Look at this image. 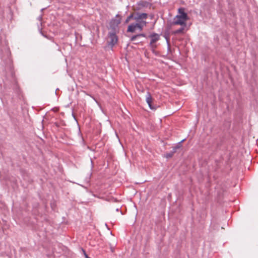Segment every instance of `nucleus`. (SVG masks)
I'll return each mask as SVG.
<instances>
[{"label":"nucleus","instance_id":"nucleus-1","mask_svg":"<svg viewBox=\"0 0 258 258\" xmlns=\"http://www.w3.org/2000/svg\"><path fill=\"white\" fill-rule=\"evenodd\" d=\"M11 53L9 48L2 50L1 52V64L5 67V69L12 71L13 69L12 59L11 57Z\"/></svg>","mask_w":258,"mask_h":258},{"label":"nucleus","instance_id":"nucleus-2","mask_svg":"<svg viewBox=\"0 0 258 258\" xmlns=\"http://www.w3.org/2000/svg\"><path fill=\"white\" fill-rule=\"evenodd\" d=\"M178 14L174 18L172 24L186 26V21L188 19L187 13L184 12L183 8H179Z\"/></svg>","mask_w":258,"mask_h":258},{"label":"nucleus","instance_id":"nucleus-3","mask_svg":"<svg viewBox=\"0 0 258 258\" xmlns=\"http://www.w3.org/2000/svg\"><path fill=\"white\" fill-rule=\"evenodd\" d=\"M121 21V16L117 14L114 18H113L109 22L107 28L110 30L109 32L117 33L119 30L118 25Z\"/></svg>","mask_w":258,"mask_h":258},{"label":"nucleus","instance_id":"nucleus-4","mask_svg":"<svg viewBox=\"0 0 258 258\" xmlns=\"http://www.w3.org/2000/svg\"><path fill=\"white\" fill-rule=\"evenodd\" d=\"M148 17V14L147 13H137L136 15L133 14H130V19H133L136 21V23H141L143 25V28L146 26L147 22L145 20Z\"/></svg>","mask_w":258,"mask_h":258},{"label":"nucleus","instance_id":"nucleus-5","mask_svg":"<svg viewBox=\"0 0 258 258\" xmlns=\"http://www.w3.org/2000/svg\"><path fill=\"white\" fill-rule=\"evenodd\" d=\"M149 37L151 38L150 42V47L153 49H155L156 48V45H155V43L160 39V35L154 32L151 33L149 36Z\"/></svg>","mask_w":258,"mask_h":258},{"label":"nucleus","instance_id":"nucleus-6","mask_svg":"<svg viewBox=\"0 0 258 258\" xmlns=\"http://www.w3.org/2000/svg\"><path fill=\"white\" fill-rule=\"evenodd\" d=\"M150 6V4L147 2L144 1H141L138 2L136 5H133L132 6L134 10H142L143 9L145 8H148Z\"/></svg>","mask_w":258,"mask_h":258},{"label":"nucleus","instance_id":"nucleus-7","mask_svg":"<svg viewBox=\"0 0 258 258\" xmlns=\"http://www.w3.org/2000/svg\"><path fill=\"white\" fill-rule=\"evenodd\" d=\"M116 32H109L108 36L110 41L108 42V45L112 47L118 41V37L116 35Z\"/></svg>","mask_w":258,"mask_h":258},{"label":"nucleus","instance_id":"nucleus-8","mask_svg":"<svg viewBox=\"0 0 258 258\" xmlns=\"http://www.w3.org/2000/svg\"><path fill=\"white\" fill-rule=\"evenodd\" d=\"M20 173L24 180L28 183H31L32 182L33 180L30 178L29 173L26 170L21 169L20 170Z\"/></svg>","mask_w":258,"mask_h":258},{"label":"nucleus","instance_id":"nucleus-9","mask_svg":"<svg viewBox=\"0 0 258 258\" xmlns=\"http://www.w3.org/2000/svg\"><path fill=\"white\" fill-rule=\"evenodd\" d=\"M143 29V25L141 23H133L130 24V32H134L136 31H141Z\"/></svg>","mask_w":258,"mask_h":258},{"label":"nucleus","instance_id":"nucleus-10","mask_svg":"<svg viewBox=\"0 0 258 258\" xmlns=\"http://www.w3.org/2000/svg\"><path fill=\"white\" fill-rule=\"evenodd\" d=\"M13 89L14 90V93L17 95V97L19 99H21V98L22 97V95H21L22 92H21V90L20 87L19 86V85H18V83L17 82H15V83L13 85Z\"/></svg>","mask_w":258,"mask_h":258},{"label":"nucleus","instance_id":"nucleus-11","mask_svg":"<svg viewBox=\"0 0 258 258\" xmlns=\"http://www.w3.org/2000/svg\"><path fill=\"white\" fill-rule=\"evenodd\" d=\"M152 100L153 99H152V96L151 95V94L149 92H148L146 94V102H147V104H148L150 108L151 109L153 110V109H155L156 108L154 106L152 105Z\"/></svg>","mask_w":258,"mask_h":258},{"label":"nucleus","instance_id":"nucleus-12","mask_svg":"<svg viewBox=\"0 0 258 258\" xmlns=\"http://www.w3.org/2000/svg\"><path fill=\"white\" fill-rule=\"evenodd\" d=\"M146 37V35L144 33L137 34V35L132 36L130 38V40L135 41V40H136L137 37Z\"/></svg>","mask_w":258,"mask_h":258},{"label":"nucleus","instance_id":"nucleus-13","mask_svg":"<svg viewBox=\"0 0 258 258\" xmlns=\"http://www.w3.org/2000/svg\"><path fill=\"white\" fill-rule=\"evenodd\" d=\"M185 27H186V26H181V27L179 29L176 30L174 32V33L176 34H180V33H183V30Z\"/></svg>","mask_w":258,"mask_h":258},{"label":"nucleus","instance_id":"nucleus-14","mask_svg":"<svg viewBox=\"0 0 258 258\" xmlns=\"http://www.w3.org/2000/svg\"><path fill=\"white\" fill-rule=\"evenodd\" d=\"M177 148H178V147H175V148H173L172 152H171V153L167 154L166 155V158H169L172 157V156L173 155V154L176 152V149Z\"/></svg>","mask_w":258,"mask_h":258},{"label":"nucleus","instance_id":"nucleus-15","mask_svg":"<svg viewBox=\"0 0 258 258\" xmlns=\"http://www.w3.org/2000/svg\"><path fill=\"white\" fill-rule=\"evenodd\" d=\"M38 29L41 35L45 38H48V36L42 31V28H40L39 25H38Z\"/></svg>","mask_w":258,"mask_h":258},{"label":"nucleus","instance_id":"nucleus-16","mask_svg":"<svg viewBox=\"0 0 258 258\" xmlns=\"http://www.w3.org/2000/svg\"><path fill=\"white\" fill-rule=\"evenodd\" d=\"M125 58L127 63L126 66L129 69V56L127 55V54H126Z\"/></svg>","mask_w":258,"mask_h":258},{"label":"nucleus","instance_id":"nucleus-17","mask_svg":"<svg viewBox=\"0 0 258 258\" xmlns=\"http://www.w3.org/2000/svg\"><path fill=\"white\" fill-rule=\"evenodd\" d=\"M81 250L82 251L83 254L85 258H87L88 257H89L88 255L87 254V253L84 249L82 248Z\"/></svg>","mask_w":258,"mask_h":258},{"label":"nucleus","instance_id":"nucleus-18","mask_svg":"<svg viewBox=\"0 0 258 258\" xmlns=\"http://www.w3.org/2000/svg\"><path fill=\"white\" fill-rule=\"evenodd\" d=\"M72 117H73V118L74 119V120L78 123V120H77V119L75 115V113L74 112V109H72Z\"/></svg>","mask_w":258,"mask_h":258},{"label":"nucleus","instance_id":"nucleus-19","mask_svg":"<svg viewBox=\"0 0 258 258\" xmlns=\"http://www.w3.org/2000/svg\"><path fill=\"white\" fill-rule=\"evenodd\" d=\"M92 172H91L90 173H89V177H86V181L87 182H89V181H90V179L91 178V177L92 176Z\"/></svg>","mask_w":258,"mask_h":258},{"label":"nucleus","instance_id":"nucleus-20","mask_svg":"<svg viewBox=\"0 0 258 258\" xmlns=\"http://www.w3.org/2000/svg\"><path fill=\"white\" fill-rule=\"evenodd\" d=\"M78 136L80 138H82V137H83V135H82V134L81 133V130H80V128H79V131H78Z\"/></svg>","mask_w":258,"mask_h":258},{"label":"nucleus","instance_id":"nucleus-21","mask_svg":"<svg viewBox=\"0 0 258 258\" xmlns=\"http://www.w3.org/2000/svg\"><path fill=\"white\" fill-rule=\"evenodd\" d=\"M81 144L83 145V146H85L86 145V143H85V141L84 140V139L83 137H82V138H81Z\"/></svg>","mask_w":258,"mask_h":258},{"label":"nucleus","instance_id":"nucleus-22","mask_svg":"<svg viewBox=\"0 0 258 258\" xmlns=\"http://www.w3.org/2000/svg\"><path fill=\"white\" fill-rule=\"evenodd\" d=\"M42 19V15L39 16L38 17V18H37V19L40 22V25H42V23L41 22Z\"/></svg>","mask_w":258,"mask_h":258},{"label":"nucleus","instance_id":"nucleus-23","mask_svg":"<svg viewBox=\"0 0 258 258\" xmlns=\"http://www.w3.org/2000/svg\"><path fill=\"white\" fill-rule=\"evenodd\" d=\"M90 161H91V171H92L94 167V164H93V162L91 158H90Z\"/></svg>","mask_w":258,"mask_h":258},{"label":"nucleus","instance_id":"nucleus-24","mask_svg":"<svg viewBox=\"0 0 258 258\" xmlns=\"http://www.w3.org/2000/svg\"><path fill=\"white\" fill-rule=\"evenodd\" d=\"M129 22V16H127L125 19V23H128Z\"/></svg>","mask_w":258,"mask_h":258},{"label":"nucleus","instance_id":"nucleus-25","mask_svg":"<svg viewBox=\"0 0 258 258\" xmlns=\"http://www.w3.org/2000/svg\"><path fill=\"white\" fill-rule=\"evenodd\" d=\"M54 125H55L56 127H59L60 126V123H58V122H55L54 123Z\"/></svg>","mask_w":258,"mask_h":258},{"label":"nucleus","instance_id":"nucleus-26","mask_svg":"<svg viewBox=\"0 0 258 258\" xmlns=\"http://www.w3.org/2000/svg\"><path fill=\"white\" fill-rule=\"evenodd\" d=\"M78 34V33H77V32L75 33V42L76 43L77 42V35Z\"/></svg>","mask_w":258,"mask_h":258},{"label":"nucleus","instance_id":"nucleus-27","mask_svg":"<svg viewBox=\"0 0 258 258\" xmlns=\"http://www.w3.org/2000/svg\"><path fill=\"white\" fill-rule=\"evenodd\" d=\"M110 250H111V251L112 252H114V247H112V246H111V247H110Z\"/></svg>","mask_w":258,"mask_h":258},{"label":"nucleus","instance_id":"nucleus-28","mask_svg":"<svg viewBox=\"0 0 258 258\" xmlns=\"http://www.w3.org/2000/svg\"><path fill=\"white\" fill-rule=\"evenodd\" d=\"M129 31H130V29H129V25H128L127 26V28H126V32L127 33H129Z\"/></svg>","mask_w":258,"mask_h":258},{"label":"nucleus","instance_id":"nucleus-29","mask_svg":"<svg viewBox=\"0 0 258 258\" xmlns=\"http://www.w3.org/2000/svg\"><path fill=\"white\" fill-rule=\"evenodd\" d=\"M58 90H59V89H58V88H57V89H56L55 91V94H56V95H57V91H58Z\"/></svg>","mask_w":258,"mask_h":258},{"label":"nucleus","instance_id":"nucleus-30","mask_svg":"<svg viewBox=\"0 0 258 258\" xmlns=\"http://www.w3.org/2000/svg\"><path fill=\"white\" fill-rule=\"evenodd\" d=\"M119 209H120V208H117L115 209V211H116V212H118V211H119Z\"/></svg>","mask_w":258,"mask_h":258},{"label":"nucleus","instance_id":"nucleus-31","mask_svg":"<svg viewBox=\"0 0 258 258\" xmlns=\"http://www.w3.org/2000/svg\"><path fill=\"white\" fill-rule=\"evenodd\" d=\"M140 38H141V37H137L136 40H138L139 42H141V41H140V40H139Z\"/></svg>","mask_w":258,"mask_h":258},{"label":"nucleus","instance_id":"nucleus-32","mask_svg":"<svg viewBox=\"0 0 258 258\" xmlns=\"http://www.w3.org/2000/svg\"><path fill=\"white\" fill-rule=\"evenodd\" d=\"M129 46V42H127L126 43V48H127Z\"/></svg>","mask_w":258,"mask_h":258},{"label":"nucleus","instance_id":"nucleus-33","mask_svg":"<svg viewBox=\"0 0 258 258\" xmlns=\"http://www.w3.org/2000/svg\"><path fill=\"white\" fill-rule=\"evenodd\" d=\"M126 9H127V10H129V5L126 6Z\"/></svg>","mask_w":258,"mask_h":258},{"label":"nucleus","instance_id":"nucleus-34","mask_svg":"<svg viewBox=\"0 0 258 258\" xmlns=\"http://www.w3.org/2000/svg\"><path fill=\"white\" fill-rule=\"evenodd\" d=\"M105 227H106L108 228V229H109L106 223H105Z\"/></svg>","mask_w":258,"mask_h":258},{"label":"nucleus","instance_id":"nucleus-35","mask_svg":"<svg viewBox=\"0 0 258 258\" xmlns=\"http://www.w3.org/2000/svg\"><path fill=\"white\" fill-rule=\"evenodd\" d=\"M184 140H185V139L182 140V141H181L180 142H179V143H182V142H183Z\"/></svg>","mask_w":258,"mask_h":258},{"label":"nucleus","instance_id":"nucleus-36","mask_svg":"<svg viewBox=\"0 0 258 258\" xmlns=\"http://www.w3.org/2000/svg\"><path fill=\"white\" fill-rule=\"evenodd\" d=\"M153 15H151V16H150V18H151V19H152V18H153Z\"/></svg>","mask_w":258,"mask_h":258},{"label":"nucleus","instance_id":"nucleus-37","mask_svg":"<svg viewBox=\"0 0 258 258\" xmlns=\"http://www.w3.org/2000/svg\"><path fill=\"white\" fill-rule=\"evenodd\" d=\"M14 182L15 183H17V180H16L15 181H14Z\"/></svg>","mask_w":258,"mask_h":258},{"label":"nucleus","instance_id":"nucleus-38","mask_svg":"<svg viewBox=\"0 0 258 258\" xmlns=\"http://www.w3.org/2000/svg\"><path fill=\"white\" fill-rule=\"evenodd\" d=\"M120 213H121V214L122 215H123V213H122V211H120Z\"/></svg>","mask_w":258,"mask_h":258},{"label":"nucleus","instance_id":"nucleus-39","mask_svg":"<svg viewBox=\"0 0 258 258\" xmlns=\"http://www.w3.org/2000/svg\"><path fill=\"white\" fill-rule=\"evenodd\" d=\"M44 9H42L41 10V11H43V10H44Z\"/></svg>","mask_w":258,"mask_h":258},{"label":"nucleus","instance_id":"nucleus-40","mask_svg":"<svg viewBox=\"0 0 258 258\" xmlns=\"http://www.w3.org/2000/svg\"><path fill=\"white\" fill-rule=\"evenodd\" d=\"M87 258H91V257H89H89H88Z\"/></svg>","mask_w":258,"mask_h":258}]
</instances>
